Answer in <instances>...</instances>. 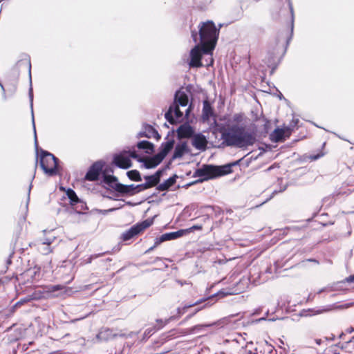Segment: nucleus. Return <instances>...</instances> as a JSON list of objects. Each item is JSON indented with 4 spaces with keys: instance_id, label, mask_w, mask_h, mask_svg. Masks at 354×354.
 Masks as SVG:
<instances>
[{
    "instance_id": "ddd939ff",
    "label": "nucleus",
    "mask_w": 354,
    "mask_h": 354,
    "mask_svg": "<svg viewBox=\"0 0 354 354\" xmlns=\"http://www.w3.org/2000/svg\"><path fill=\"white\" fill-rule=\"evenodd\" d=\"M183 236V231H181V230L176 231V232L163 234L160 237H158L155 239L154 245L153 247H151L149 249V250H153V248H155L156 247H157L160 243H162L165 241L174 240V239L180 238Z\"/></svg>"
},
{
    "instance_id": "39448f33",
    "label": "nucleus",
    "mask_w": 354,
    "mask_h": 354,
    "mask_svg": "<svg viewBox=\"0 0 354 354\" xmlns=\"http://www.w3.org/2000/svg\"><path fill=\"white\" fill-rule=\"evenodd\" d=\"M103 181L105 184L109 185L110 187L118 192L121 194L133 195L136 193H138L143 191L144 189L138 185H124L118 182L116 177L111 175H104Z\"/></svg>"
},
{
    "instance_id": "9d476101",
    "label": "nucleus",
    "mask_w": 354,
    "mask_h": 354,
    "mask_svg": "<svg viewBox=\"0 0 354 354\" xmlns=\"http://www.w3.org/2000/svg\"><path fill=\"white\" fill-rule=\"evenodd\" d=\"M153 223L152 220L147 219L141 223H138L133 226H132L130 229L123 232L121 235V239L123 241H127L134 236L139 234L140 232L144 231L145 229L150 227Z\"/></svg>"
},
{
    "instance_id": "9b49d317",
    "label": "nucleus",
    "mask_w": 354,
    "mask_h": 354,
    "mask_svg": "<svg viewBox=\"0 0 354 354\" xmlns=\"http://www.w3.org/2000/svg\"><path fill=\"white\" fill-rule=\"evenodd\" d=\"M292 129L290 127L275 129L270 135L271 141L274 142H283L291 135Z\"/></svg>"
},
{
    "instance_id": "c9c22d12",
    "label": "nucleus",
    "mask_w": 354,
    "mask_h": 354,
    "mask_svg": "<svg viewBox=\"0 0 354 354\" xmlns=\"http://www.w3.org/2000/svg\"><path fill=\"white\" fill-rule=\"evenodd\" d=\"M332 309H333V307L330 306L328 308L318 310H317L316 314H320V313H322L324 312L329 311V310H330Z\"/></svg>"
},
{
    "instance_id": "6e6552de",
    "label": "nucleus",
    "mask_w": 354,
    "mask_h": 354,
    "mask_svg": "<svg viewBox=\"0 0 354 354\" xmlns=\"http://www.w3.org/2000/svg\"><path fill=\"white\" fill-rule=\"evenodd\" d=\"M40 165L45 174L53 176L57 168V159L50 153L42 151L40 156Z\"/></svg>"
},
{
    "instance_id": "79ce46f5",
    "label": "nucleus",
    "mask_w": 354,
    "mask_h": 354,
    "mask_svg": "<svg viewBox=\"0 0 354 354\" xmlns=\"http://www.w3.org/2000/svg\"><path fill=\"white\" fill-rule=\"evenodd\" d=\"M32 185H30L28 188V194H30V189H31Z\"/></svg>"
},
{
    "instance_id": "5701e85b",
    "label": "nucleus",
    "mask_w": 354,
    "mask_h": 354,
    "mask_svg": "<svg viewBox=\"0 0 354 354\" xmlns=\"http://www.w3.org/2000/svg\"><path fill=\"white\" fill-rule=\"evenodd\" d=\"M212 114V111L210 104L208 102L205 101L203 102V118L204 120H208L209 116Z\"/></svg>"
},
{
    "instance_id": "423d86ee",
    "label": "nucleus",
    "mask_w": 354,
    "mask_h": 354,
    "mask_svg": "<svg viewBox=\"0 0 354 354\" xmlns=\"http://www.w3.org/2000/svg\"><path fill=\"white\" fill-rule=\"evenodd\" d=\"M174 145V140L169 139L163 142L160 147V151L153 157L145 158L144 160V167L147 169L154 168L158 165L167 153L172 149Z\"/></svg>"
},
{
    "instance_id": "aec40b11",
    "label": "nucleus",
    "mask_w": 354,
    "mask_h": 354,
    "mask_svg": "<svg viewBox=\"0 0 354 354\" xmlns=\"http://www.w3.org/2000/svg\"><path fill=\"white\" fill-rule=\"evenodd\" d=\"M178 133L180 137L188 138L192 135L193 129L189 125L183 124L178 128Z\"/></svg>"
},
{
    "instance_id": "1a4fd4ad",
    "label": "nucleus",
    "mask_w": 354,
    "mask_h": 354,
    "mask_svg": "<svg viewBox=\"0 0 354 354\" xmlns=\"http://www.w3.org/2000/svg\"><path fill=\"white\" fill-rule=\"evenodd\" d=\"M131 158L137 159L140 162L144 163L145 159L140 158L135 151H122L114 156L113 162L116 166L122 169H128L131 167Z\"/></svg>"
},
{
    "instance_id": "473e14b6",
    "label": "nucleus",
    "mask_w": 354,
    "mask_h": 354,
    "mask_svg": "<svg viewBox=\"0 0 354 354\" xmlns=\"http://www.w3.org/2000/svg\"><path fill=\"white\" fill-rule=\"evenodd\" d=\"M29 97H30V101L31 109L32 110L33 93H32V87H30V90H29ZM32 112L33 111H32Z\"/></svg>"
},
{
    "instance_id": "412c9836",
    "label": "nucleus",
    "mask_w": 354,
    "mask_h": 354,
    "mask_svg": "<svg viewBox=\"0 0 354 354\" xmlns=\"http://www.w3.org/2000/svg\"><path fill=\"white\" fill-rule=\"evenodd\" d=\"M138 148L144 149L147 153H152L153 151V145L149 141L143 140L139 142L137 145Z\"/></svg>"
},
{
    "instance_id": "dca6fc26",
    "label": "nucleus",
    "mask_w": 354,
    "mask_h": 354,
    "mask_svg": "<svg viewBox=\"0 0 354 354\" xmlns=\"http://www.w3.org/2000/svg\"><path fill=\"white\" fill-rule=\"evenodd\" d=\"M207 143L206 138L202 134L194 135L192 138V145L197 149L205 150Z\"/></svg>"
},
{
    "instance_id": "2f4dec72",
    "label": "nucleus",
    "mask_w": 354,
    "mask_h": 354,
    "mask_svg": "<svg viewBox=\"0 0 354 354\" xmlns=\"http://www.w3.org/2000/svg\"><path fill=\"white\" fill-rule=\"evenodd\" d=\"M65 289L64 286L57 285V286H53L49 288L50 292H54L59 290Z\"/></svg>"
},
{
    "instance_id": "ea45409f",
    "label": "nucleus",
    "mask_w": 354,
    "mask_h": 354,
    "mask_svg": "<svg viewBox=\"0 0 354 354\" xmlns=\"http://www.w3.org/2000/svg\"><path fill=\"white\" fill-rule=\"evenodd\" d=\"M117 209H118L117 207L116 208H111V209L106 210V212H113V211H114V210H115Z\"/></svg>"
},
{
    "instance_id": "393cba45",
    "label": "nucleus",
    "mask_w": 354,
    "mask_h": 354,
    "mask_svg": "<svg viewBox=\"0 0 354 354\" xmlns=\"http://www.w3.org/2000/svg\"><path fill=\"white\" fill-rule=\"evenodd\" d=\"M127 176L132 180H135V181H141L142 180L140 173L137 170H131V171H128Z\"/></svg>"
},
{
    "instance_id": "a19ab883",
    "label": "nucleus",
    "mask_w": 354,
    "mask_h": 354,
    "mask_svg": "<svg viewBox=\"0 0 354 354\" xmlns=\"http://www.w3.org/2000/svg\"><path fill=\"white\" fill-rule=\"evenodd\" d=\"M32 123H33V125L35 126L34 118H32ZM34 131H35V134H36V129L35 127H34Z\"/></svg>"
},
{
    "instance_id": "e433bc0d",
    "label": "nucleus",
    "mask_w": 354,
    "mask_h": 354,
    "mask_svg": "<svg viewBox=\"0 0 354 354\" xmlns=\"http://www.w3.org/2000/svg\"><path fill=\"white\" fill-rule=\"evenodd\" d=\"M346 281L348 283H354V274L347 277Z\"/></svg>"
},
{
    "instance_id": "a211bd4d",
    "label": "nucleus",
    "mask_w": 354,
    "mask_h": 354,
    "mask_svg": "<svg viewBox=\"0 0 354 354\" xmlns=\"http://www.w3.org/2000/svg\"><path fill=\"white\" fill-rule=\"evenodd\" d=\"M139 136L148 138H153L157 140L160 138L158 131L150 125L145 126L143 130L139 133Z\"/></svg>"
},
{
    "instance_id": "f03ea898",
    "label": "nucleus",
    "mask_w": 354,
    "mask_h": 354,
    "mask_svg": "<svg viewBox=\"0 0 354 354\" xmlns=\"http://www.w3.org/2000/svg\"><path fill=\"white\" fill-rule=\"evenodd\" d=\"M188 97L182 91H177L175 95V102L171 104L165 113V118L171 124L180 122L187 118L190 107H187Z\"/></svg>"
},
{
    "instance_id": "f8f14e48",
    "label": "nucleus",
    "mask_w": 354,
    "mask_h": 354,
    "mask_svg": "<svg viewBox=\"0 0 354 354\" xmlns=\"http://www.w3.org/2000/svg\"><path fill=\"white\" fill-rule=\"evenodd\" d=\"M55 240V236L54 235H48L47 237L37 240V246L39 252L45 255L52 252L53 250L50 245Z\"/></svg>"
},
{
    "instance_id": "20e7f679",
    "label": "nucleus",
    "mask_w": 354,
    "mask_h": 354,
    "mask_svg": "<svg viewBox=\"0 0 354 354\" xmlns=\"http://www.w3.org/2000/svg\"><path fill=\"white\" fill-rule=\"evenodd\" d=\"M214 49L210 48L209 46L203 45L201 43L196 45L191 50L189 53L190 61L189 65L190 67H200L203 64L201 63L202 55L208 57L209 62L205 64V66H210L213 64L212 58V50Z\"/></svg>"
},
{
    "instance_id": "37998d69",
    "label": "nucleus",
    "mask_w": 354,
    "mask_h": 354,
    "mask_svg": "<svg viewBox=\"0 0 354 354\" xmlns=\"http://www.w3.org/2000/svg\"><path fill=\"white\" fill-rule=\"evenodd\" d=\"M354 330V328H353V330Z\"/></svg>"
},
{
    "instance_id": "7c9ffc66",
    "label": "nucleus",
    "mask_w": 354,
    "mask_h": 354,
    "mask_svg": "<svg viewBox=\"0 0 354 354\" xmlns=\"http://www.w3.org/2000/svg\"><path fill=\"white\" fill-rule=\"evenodd\" d=\"M197 3H198V6H200L201 8H205L206 6L209 5L212 2V0H196Z\"/></svg>"
},
{
    "instance_id": "0eeeda50",
    "label": "nucleus",
    "mask_w": 354,
    "mask_h": 354,
    "mask_svg": "<svg viewBox=\"0 0 354 354\" xmlns=\"http://www.w3.org/2000/svg\"><path fill=\"white\" fill-rule=\"evenodd\" d=\"M231 171V165H226L221 167L206 165L197 171L198 176L203 180L221 176Z\"/></svg>"
},
{
    "instance_id": "bb28decb",
    "label": "nucleus",
    "mask_w": 354,
    "mask_h": 354,
    "mask_svg": "<svg viewBox=\"0 0 354 354\" xmlns=\"http://www.w3.org/2000/svg\"><path fill=\"white\" fill-rule=\"evenodd\" d=\"M200 302L199 301H196V303L194 304H189V305H185V306L182 307V308H177V312H178V317H180V315H183L186 310L189 308H191L192 306H194L197 304H198Z\"/></svg>"
},
{
    "instance_id": "cd10ccee",
    "label": "nucleus",
    "mask_w": 354,
    "mask_h": 354,
    "mask_svg": "<svg viewBox=\"0 0 354 354\" xmlns=\"http://www.w3.org/2000/svg\"><path fill=\"white\" fill-rule=\"evenodd\" d=\"M202 230V225H196L192 226L189 228L181 230V231H183V236H184L190 232H192L194 230Z\"/></svg>"
},
{
    "instance_id": "72a5a7b5",
    "label": "nucleus",
    "mask_w": 354,
    "mask_h": 354,
    "mask_svg": "<svg viewBox=\"0 0 354 354\" xmlns=\"http://www.w3.org/2000/svg\"><path fill=\"white\" fill-rule=\"evenodd\" d=\"M298 122H299L298 119H293L292 120V122H290V125L288 126V127H290L291 128L292 131L297 126Z\"/></svg>"
},
{
    "instance_id": "4be33fe9",
    "label": "nucleus",
    "mask_w": 354,
    "mask_h": 354,
    "mask_svg": "<svg viewBox=\"0 0 354 354\" xmlns=\"http://www.w3.org/2000/svg\"><path fill=\"white\" fill-rule=\"evenodd\" d=\"M176 183V176L169 178L167 180L158 185L160 191H165Z\"/></svg>"
},
{
    "instance_id": "6ab92c4d",
    "label": "nucleus",
    "mask_w": 354,
    "mask_h": 354,
    "mask_svg": "<svg viewBox=\"0 0 354 354\" xmlns=\"http://www.w3.org/2000/svg\"><path fill=\"white\" fill-rule=\"evenodd\" d=\"M187 152V147L185 143L178 144L175 147L172 158L173 159L180 158Z\"/></svg>"
},
{
    "instance_id": "c85d7f7f",
    "label": "nucleus",
    "mask_w": 354,
    "mask_h": 354,
    "mask_svg": "<svg viewBox=\"0 0 354 354\" xmlns=\"http://www.w3.org/2000/svg\"><path fill=\"white\" fill-rule=\"evenodd\" d=\"M26 274L28 277H31L32 279H35L37 274L39 275V269L34 268L29 269L26 271Z\"/></svg>"
},
{
    "instance_id": "c756f323",
    "label": "nucleus",
    "mask_w": 354,
    "mask_h": 354,
    "mask_svg": "<svg viewBox=\"0 0 354 354\" xmlns=\"http://www.w3.org/2000/svg\"><path fill=\"white\" fill-rule=\"evenodd\" d=\"M32 297H28L20 299L19 301H17L12 307L13 310H15L16 308L20 307L21 306L24 305V304L32 300Z\"/></svg>"
},
{
    "instance_id": "f704fd0d",
    "label": "nucleus",
    "mask_w": 354,
    "mask_h": 354,
    "mask_svg": "<svg viewBox=\"0 0 354 354\" xmlns=\"http://www.w3.org/2000/svg\"><path fill=\"white\" fill-rule=\"evenodd\" d=\"M168 320H165V322H163L162 319H157L156 320V322L159 324H160V326H158V329L160 328L161 327H162L164 325H165L168 321Z\"/></svg>"
},
{
    "instance_id": "4468645a",
    "label": "nucleus",
    "mask_w": 354,
    "mask_h": 354,
    "mask_svg": "<svg viewBox=\"0 0 354 354\" xmlns=\"http://www.w3.org/2000/svg\"><path fill=\"white\" fill-rule=\"evenodd\" d=\"M103 165L102 162L94 163L86 173V179L92 181L97 180L102 171Z\"/></svg>"
},
{
    "instance_id": "2eb2a0df",
    "label": "nucleus",
    "mask_w": 354,
    "mask_h": 354,
    "mask_svg": "<svg viewBox=\"0 0 354 354\" xmlns=\"http://www.w3.org/2000/svg\"><path fill=\"white\" fill-rule=\"evenodd\" d=\"M160 171H157L154 175L145 176L146 182L143 184L138 185V187H142V189H147L156 185L160 180Z\"/></svg>"
},
{
    "instance_id": "58836bf2",
    "label": "nucleus",
    "mask_w": 354,
    "mask_h": 354,
    "mask_svg": "<svg viewBox=\"0 0 354 354\" xmlns=\"http://www.w3.org/2000/svg\"><path fill=\"white\" fill-rule=\"evenodd\" d=\"M154 329H147L146 331L145 332V334L147 335H150L151 333H153L154 332Z\"/></svg>"
},
{
    "instance_id": "4c0bfd02",
    "label": "nucleus",
    "mask_w": 354,
    "mask_h": 354,
    "mask_svg": "<svg viewBox=\"0 0 354 354\" xmlns=\"http://www.w3.org/2000/svg\"><path fill=\"white\" fill-rule=\"evenodd\" d=\"M290 12H291V15H292V29L293 28V8L290 3Z\"/></svg>"
},
{
    "instance_id": "7ed1b4c3",
    "label": "nucleus",
    "mask_w": 354,
    "mask_h": 354,
    "mask_svg": "<svg viewBox=\"0 0 354 354\" xmlns=\"http://www.w3.org/2000/svg\"><path fill=\"white\" fill-rule=\"evenodd\" d=\"M219 29H217L212 21L202 23L199 26V35L196 32H192V37L195 43L199 41L203 45L214 49L217 41Z\"/></svg>"
},
{
    "instance_id": "f3484780",
    "label": "nucleus",
    "mask_w": 354,
    "mask_h": 354,
    "mask_svg": "<svg viewBox=\"0 0 354 354\" xmlns=\"http://www.w3.org/2000/svg\"><path fill=\"white\" fill-rule=\"evenodd\" d=\"M118 335L114 332L113 330L109 328L102 329L97 335V338L100 341H109L111 340Z\"/></svg>"
},
{
    "instance_id": "a878e982",
    "label": "nucleus",
    "mask_w": 354,
    "mask_h": 354,
    "mask_svg": "<svg viewBox=\"0 0 354 354\" xmlns=\"http://www.w3.org/2000/svg\"><path fill=\"white\" fill-rule=\"evenodd\" d=\"M243 115L242 114H235L233 115L232 120L229 122L228 124H240V123L243 120Z\"/></svg>"
},
{
    "instance_id": "f257e3e1",
    "label": "nucleus",
    "mask_w": 354,
    "mask_h": 354,
    "mask_svg": "<svg viewBox=\"0 0 354 354\" xmlns=\"http://www.w3.org/2000/svg\"><path fill=\"white\" fill-rule=\"evenodd\" d=\"M222 139L227 146L245 148L252 145L256 138L243 124H227L222 131Z\"/></svg>"
},
{
    "instance_id": "b1692460",
    "label": "nucleus",
    "mask_w": 354,
    "mask_h": 354,
    "mask_svg": "<svg viewBox=\"0 0 354 354\" xmlns=\"http://www.w3.org/2000/svg\"><path fill=\"white\" fill-rule=\"evenodd\" d=\"M66 194L70 199L71 205H74L79 201V198L73 190L68 189L66 192Z\"/></svg>"
}]
</instances>
